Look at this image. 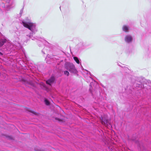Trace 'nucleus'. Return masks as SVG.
<instances>
[{"instance_id":"1","label":"nucleus","mask_w":151,"mask_h":151,"mask_svg":"<svg viewBox=\"0 0 151 151\" xmlns=\"http://www.w3.org/2000/svg\"><path fill=\"white\" fill-rule=\"evenodd\" d=\"M22 23L23 25L27 28H28L32 32V34L30 33V35H27L29 38H31L32 40H35L36 39L35 37L32 38V35L33 34H35L37 32V29L36 28V25L35 23L31 22V19L28 17H26L24 19L22 20Z\"/></svg>"},{"instance_id":"2","label":"nucleus","mask_w":151,"mask_h":151,"mask_svg":"<svg viewBox=\"0 0 151 151\" xmlns=\"http://www.w3.org/2000/svg\"><path fill=\"white\" fill-rule=\"evenodd\" d=\"M65 68L71 73H76L77 72V70L75 65L72 63L69 62L65 63Z\"/></svg>"},{"instance_id":"3","label":"nucleus","mask_w":151,"mask_h":151,"mask_svg":"<svg viewBox=\"0 0 151 151\" xmlns=\"http://www.w3.org/2000/svg\"><path fill=\"white\" fill-rule=\"evenodd\" d=\"M55 80L54 77L52 76L46 81V83L48 85L47 86H46L45 84L43 83H41V85L43 86V88L47 90H49L51 86V85L54 82Z\"/></svg>"},{"instance_id":"4","label":"nucleus","mask_w":151,"mask_h":151,"mask_svg":"<svg viewBox=\"0 0 151 151\" xmlns=\"http://www.w3.org/2000/svg\"><path fill=\"white\" fill-rule=\"evenodd\" d=\"M124 40L126 42L130 43L132 41V37L131 35H127L125 37Z\"/></svg>"},{"instance_id":"5","label":"nucleus","mask_w":151,"mask_h":151,"mask_svg":"<svg viewBox=\"0 0 151 151\" xmlns=\"http://www.w3.org/2000/svg\"><path fill=\"white\" fill-rule=\"evenodd\" d=\"M101 123L102 124H104L106 125H108L109 124H110L109 123V122L107 119L105 118H103V117L101 116Z\"/></svg>"},{"instance_id":"6","label":"nucleus","mask_w":151,"mask_h":151,"mask_svg":"<svg viewBox=\"0 0 151 151\" xmlns=\"http://www.w3.org/2000/svg\"><path fill=\"white\" fill-rule=\"evenodd\" d=\"M4 45L5 46V48L6 50H10L12 47L11 44L7 41H6V42H5Z\"/></svg>"},{"instance_id":"7","label":"nucleus","mask_w":151,"mask_h":151,"mask_svg":"<svg viewBox=\"0 0 151 151\" xmlns=\"http://www.w3.org/2000/svg\"><path fill=\"white\" fill-rule=\"evenodd\" d=\"M46 41L43 39H42V40H38L37 41V43L38 45L40 47L41 46L43 45L45 42Z\"/></svg>"},{"instance_id":"8","label":"nucleus","mask_w":151,"mask_h":151,"mask_svg":"<svg viewBox=\"0 0 151 151\" xmlns=\"http://www.w3.org/2000/svg\"><path fill=\"white\" fill-rule=\"evenodd\" d=\"M122 29L125 32H127L129 31V27L128 25H124L123 26Z\"/></svg>"},{"instance_id":"9","label":"nucleus","mask_w":151,"mask_h":151,"mask_svg":"<svg viewBox=\"0 0 151 151\" xmlns=\"http://www.w3.org/2000/svg\"><path fill=\"white\" fill-rule=\"evenodd\" d=\"M6 41V40L5 39H0V47L2 46L4 44H5Z\"/></svg>"},{"instance_id":"10","label":"nucleus","mask_w":151,"mask_h":151,"mask_svg":"<svg viewBox=\"0 0 151 151\" xmlns=\"http://www.w3.org/2000/svg\"><path fill=\"white\" fill-rule=\"evenodd\" d=\"M73 59L76 63L78 64L80 63V62L79 59L76 57H74Z\"/></svg>"},{"instance_id":"11","label":"nucleus","mask_w":151,"mask_h":151,"mask_svg":"<svg viewBox=\"0 0 151 151\" xmlns=\"http://www.w3.org/2000/svg\"><path fill=\"white\" fill-rule=\"evenodd\" d=\"M45 104L47 105H49L50 104L49 102L46 99L45 100Z\"/></svg>"},{"instance_id":"12","label":"nucleus","mask_w":151,"mask_h":151,"mask_svg":"<svg viewBox=\"0 0 151 151\" xmlns=\"http://www.w3.org/2000/svg\"><path fill=\"white\" fill-rule=\"evenodd\" d=\"M50 55H47V57L45 59V60H46V62H47V63H49V62H48V61H47V60H49V58H50Z\"/></svg>"},{"instance_id":"13","label":"nucleus","mask_w":151,"mask_h":151,"mask_svg":"<svg viewBox=\"0 0 151 151\" xmlns=\"http://www.w3.org/2000/svg\"><path fill=\"white\" fill-rule=\"evenodd\" d=\"M64 74L65 75L67 76H68L69 74V72L67 71H64Z\"/></svg>"},{"instance_id":"14","label":"nucleus","mask_w":151,"mask_h":151,"mask_svg":"<svg viewBox=\"0 0 151 151\" xmlns=\"http://www.w3.org/2000/svg\"><path fill=\"white\" fill-rule=\"evenodd\" d=\"M23 9L22 8L20 10V16H21V15H22V12H23Z\"/></svg>"},{"instance_id":"15","label":"nucleus","mask_w":151,"mask_h":151,"mask_svg":"<svg viewBox=\"0 0 151 151\" xmlns=\"http://www.w3.org/2000/svg\"><path fill=\"white\" fill-rule=\"evenodd\" d=\"M6 6H7V7L8 8V9H10L11 8V6L9 5H6Z\"/></svg>"},{"instance_id":"16","label":"nucleus","mask_w":151,"mask_h":151,"mask_svg":"<svg viewBox=\"0 0 151 151\" xmlns=\"http://www.w3.org/2000/svg\"><path fill=\"white\" fill-rule=\"evenodd\" d=\"M45 48L43 49L42 51V52L43 54H45Z\"/></svg>"},{"instance_id":"17","label":"nucleus","mask_w":151,"mask_h":151,"mask_svg":"<svg viewBox=\"0 0 151 151\" xmlns=\"http://www.w3.org/2000/svg\"><path fill=\"white\" fill-rule=\"evenodd\" d=\"M86 70L87 72V73H86L87 74H88V73H89L90 75L91 76V73H90V72L88 71V70Z\"/></svg>"},{"instance_id":"18","label":"nucleus","mask_w":151,"mask_h":151,"mask_svg":"<svg viewBox=\"0 0 151 151\" xmlns=\"http://www.w3.org/2000/svg\"><path fill=\"white\" fill-rule=\"evenodd\" d=\"M6 3H9L10 1V0H4Z\"/></svg>"},{"instance_id":"19","label":"nucleus","mask_w":151,"mask_h":151,"mask_svg":"<svg viewBox=\"0 0 151 151\" xmlns=\"http://www.w3.org/2000/svg\"><path fill=\"white\" fill-rule=\"evenodd\" d=\"M89 78H90V79L92 80V78L91 77H89Z\"/></svg>"},{"instance_id":"20","label":"nucleus","mask_w":151,"mask_h":151,"mask_svg":"<svg viewBox=\"0 0 151 151\" xmlns=\"http://www.w3.org/2000/svg\"><path fill=\"white\" fill-rule=\"evenodd\" d=\"M98 103H99V104H100V102H98Z\"/></svg>"}]
</instances>
